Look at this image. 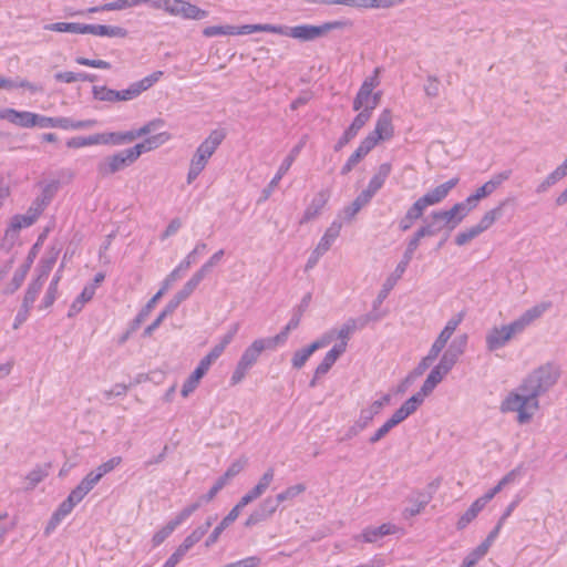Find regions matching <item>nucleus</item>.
<instances>
[{"mask_svg":"<svg viewBox=\"0 0 567 567\" xmlns=\"http://www.w3.org/2000/svg\"><path fill=\"white\" fill-rule=\"evenodd\" d=\"M549 307V302H542L527 309L509 323L492 327L485 336L486 349L489 352H494L506 347L514 338L522 334L535 320L539 319Z\"/></svg>","mask_w":567,"mask_h":567,"instance_id":"f257e3e1","label":"nucleus"},{"mask_svg":"<svg viewBox=\"0 0 567 567\" xmlns=\"http://www.w3.org/2000/svg\"><path fill=\"white\" fill-rule=\"evenodd\" d=\"M468 342L466 333L455 337L442 353L437 364L431 370L423 382L421 389L416 392L423 400L429 396L436 385L443 381L449 372L454 368L460 358L464 354Z\"/></svg>","mask_w":567,"mask_h":567,"instance_id":"f03ea898","label":"nucleus"},{"mask_svg":"<svg viewBox=\"0 0 567 567\" xmlns=\"http://www.w3.org/2000/svg\"><path fill=\"white\" fill-rule=\"evenodd\" d=\"M468 342L466 333L455 337L442 353L437 364L431 370L423 382L421 389L416 392L423 400L429 396L436 385L443 381L449 372L454 368L460 358L464 354Z\"/></svg>","mask_w":567,"mask_h":567,"instance_id":"7ed1b4c3","label":"nucleus"},{"mask_svg":"<svg viewBox=\"0 0 567 567\" xmlns=\"http://www.w3.org/2000/svg\"><path fill=\"white\" fill-rule=\"evenodd\" d=\"M468 342L466 333L455 337L442 353L437 364L431 370L423 382L421 389L416 392L423 400L429 396L436 385L443 381L449 372L454 368L460 358L464 354Z\"/></svg>","mask_w":567,"mask_h":567,"instance_id":"20e7f679","label":"nucleus"},{"mask_svg":"<svg viewBox=\"0 0 567 567\" xmlns=\"http://www.w3.org/2000/svg\"><path fill=\"white\" fill-rule=\"evenodd\" d=\"M539 408V400L532 393L524 391L520 384L511 390L499 404V411L502 413H515L516 422L520 425L532 422Z\"/></svg>","mask_w":567,"mask_h":567,"instance_id":"39448f33","label":"nucleus"},{"mask_svg":"<svg viewBox=\"0 0 567 567\" xmlns=\"http://www.w3.org/2000/svg\"><path fill=\"white\" fill-rule=\"evenodd\" d=\"M560 375V365L554 361H549L532 370L519 384L524 391L532 393L539 400V396L547 393L557 384Z\"/></svg>","mask_w":567,"mask_h":567,"instance_id":"423d86ee","label":"nucleus"},{"mask_svg":"<svg viewBox=\"0 0 567 567\" xmlns=\"http://www.w3.org/2000/svg\"><path fill=\"white\" fill-rule=\"evenodd\" d=\"M349 24L348 21L342 20L328 21L319 25L299 24L289 27L276 24V34L288 37L300 42H310L326 37L330 31L343 29Z\"/></svg>","mask_w":567,"mask_h":567,"instance_id":"0eeeda50","label":"nucleus"},{"mask_svg":"<svg viewBox=\"0 0 567 567\" xmlns=\"http://www.w3.org/2000/svg\"><path fill=\"white\" fill-rule=\"evenodd\" d=\"M464 315L458 312L447 320L434 342L432 343L427 354L420 361L416 372L422 374L439 358L442 351L447 348V343L452 336L462 323Z\"/></svg>","mask_w":567,"mask_h":567,"instance_id":"6e6552de","label":"nucleus"},{"mask_svg":"<svg viewBox=\"0 0 567 567\" xmlns=\"http://www.w3.org/2000/svg\"><path fill=\"white\" fill-rule=\"evenodd\" d=\"M380 68H375L371 75L367 76L362 82L359 91L353 99L354 111H368L373 113L374 109L379 105L382 92L374 90L380 85Z\"/></svg>","mask_w":567,"mask_h":567,"instance_id":"1a4fd4ad","label":"nucleus"},{"mask_svg":"<svg viewBox=\"0 0 567 567\" xmlns=\"http://www.w3.org/2000/svg\"><path fill=\"white\" fill-rule=\"evenodd\" d=\"M269 350L264 338H258L248 346L240 355L233 374L230 377V384H239L247 375L249 370L257 363L262 351Z\"/></svg>","mask_w":567,"mask_h":567,"instance_id":"9d476101","label":"nucleus"},{"mask_svg":"<svg viewBox=\"0 0 567 567\" xmlns=\"http://www.w3.org/2000/svg\"><path fill=\"white\" fill-rule=\"evenodd\" d=\"M395 127L393 124V114L390 109H383L378 115L374 128L362 140V142L373 150L381 142L391 141L394 137Z\"/></svg>","mask_w":567,"mask_h":567,"instance_id":"9b49d317","label":"nucleus"},{"mask_svg":"<svg viewBox=\"0 0 567 567\" xmlns=\"http://www.w3.org/2000/svg\"><path fill=\"white\" fill-rule=\"evenodd\" d=\"M226 134L223 130H214L196 148L190 163L205 169L209 158L225 140Z\"/></svg>","mask_w":567,"mask_h":567,"instance_id":"f8f14e48","label":"nucleus"},{"mask_svg":"<svg viewBox=\"0 0 567 567\" xmlns=\"http://www.w3.org/2000/svg\"><path fill=\"white\" fill-rule=\"evenodd\" d=\"M154 8L163 9L171 16L190 20H202L207 17V11L185 0H165L164 3H154Z\"/></svg>","mask_w":567,"mask_h":567,"instance_id":"ddd939ff","label":"nucleus"},{"mask_svg":"<svg viewBox=\"0 0 567 567\" xmlns=\"http://www.w3.org/2000/svg\"><path fill=\"white\" fill-rule=\"evenodd\" d=\"M470 213L471 210L468 209L464 202L454 204L450 209L432 212L431 218L435 223L441 221L443 224L442 226L434 229L435 233L444 227L450 230H453L465 219V217H467Z\"/></svg>","mask_w":567,"mask_h":567,"instance_id":"4468645a","label":"nucleus"},{"mask_svg":"<svg viewBox=\"0 0 567 567\" xmlns=\"http://www.w3.org/2000/svg\"><path fill=\"white\" fill-rule=\"evenodd\" d=\"M391 396L383 394L379 400L371 402L368 406L361 409L358 420L350 432L355 435L367 429L373 419L381 413L383 408L390 403Z\"/></svg>","mask_w":567,"mask_h":567,"instance_id":"2eb2a0df","label":"nucleus"},{"mask_svg":"<svg viewBox=\"0 0 567 567\" xmlns=\"http://www.w3.org/2000/svg\"><path fill=\"white\" fill-rule=\"evenodd\" d=\"M280 503L276 496H267L264 498L258 506L248 515L245 520L246 527L256 526L275 515Z\"/></svg>","mask_w":567,"mask_h":567,"instance_id":"dca6fc26","label":"nucleus"},{"mask_svg":"<svg viewBox=\"0 0 567 567\" xmlns=\"http://www.w3.org/2000/svg\"><path fill=\"white\" fill-rule=\"evenodd\" d=\"M302 146H303V144L300 143L290 150L289 154L285 157V159L281 162L280 166L278 167V171L275 174V176L272 177V179L269 182L267 187H265L262 189L261 200H267L271 196L275 188L279 185L282 177L288 173L291 165L293 164L296 158L299 156V154L302 150Z\"/></svg>","mask_w":567,"mask_h":567,"instance_id":"f3484780","label":"nucleus"},{"mask_svg":"<svg viewBox=\"0 0 567 567\" xmlns=\"http://www.w3.org/2000/svg\"><path fill=\"white\" fill-rule=\"evenodd\" d=\"M274 480L275 470L269 467L259 477L256 485L241 496V498L238 501V504L245 508L247 505L261 497L268 491Z\"/></svg>","mask_w":567,"mask_h":567,"instance_id":"a211bd4d","label":"nucleus"},{"mask_svg":"<svg viewBox=\"0 0 567 567\" xmlns=\"http://www.w3.org/2000/svg\"><path fill=\"white\" fill-rule=\"evenodd\" d=\"M163 76L162 71L153 72L152 74L143 78L142 80L132 83L127 89L117 91L118 102L131 101L141 95L144 91L152 87Z\"/></svg>","mask_w":567,"mask_h":567,"instance_id":"6ab92c4d","label":"nucleus"},{"mask_svg":"<svg viewBox=\"0 0 567 567\" xmlns=\"http://www.w3.org/2000/svg\"><path fill=\"white\" fill-rule=\"evenodd\" d=\"M133 163V159L128 158L127 151L123 150L111 156L105 157L101 163H99L97 172L102 176H109L124 169L125 167L132 165Z\"/></svg>","mask_w":567,"mask_h":567,"instance_id":"aec40b11","label":"nucleus"},{"mask_svg":"<svg viewBox=\"0 0 567 567\" xmlns=\"http://www.w3.org/2000/svg\"><path fill=\"white\" fill-rule=\"evenodd\" d=\"M171 140V135L167 132H162L156 135L145 138L143 142L134 145L133 147L126 148L128 158L135 163L138 157L146 152L155 150L161 145L165 144Z\"/></svg>","mask_w":567,"mask_h":567,"instance_id":"412c9836","label":"nucleus"},{"mask_svg":"<svg viewBox=\"0 0 567 567\" xmlns=\"http://www.w3.org/2000/svg\"><path fill=\"white\" fill-rule=\"evenodd\" d=\"M460 178L453 177L447 182L437 185L436 187L427 190L423 196L420 197L421 202H423L424 206L427 208L430 206L437 205L442 203L451 193L453 188L458 184Z\"/></svg>","mask_w":567,"mask_h":567,"instance_id":"4be33fe9","label":"nucleus"},{"mask_svg":"<svg viewBox=\"0 0 567 567\" xmlns=\"http://www.w3.org/2000/svg\"><path fill=\"white\" fill-rule=\"evenodd\" d=\"M330 198L329 189L319 190L307 205L300 218V224H307L318 218Z\"/></svg>","mask_w":567,"mask_h":567,"instance_id":"5701e85b","label":"nucleus"},{"mask_svg":"<svg viewBox=\"0 0 567 567\" xmlns=\"http://www.w3.org/2000/svg\"><path fill=\"white\" fill-rule=\"evenodd\" d=\"M0 118L20 127L30 128L34 127L35 113L7 107L0 111Z\"/></svg>","mask_w":567,"mask_h":567,"instance_id":"b1692460","label":"nucleus"},{"mask_svg":"<svg viewBox=\"0 0 567 567\" xmlns=\"http://www.w3.org/2000/svg\"><path fill=\"white\" fill-rule=\"evenodd\" d=\"M430 494H426L421 491L412 492L408 497V502L410 505L403 509L402 515L404 516V518H411L421 514L426 507V505L430 503Z\"/></svg>","mask_w":567,"mask_h":567,"instance_id":"393cba45","label":"nucleus"},{"mask_svg":"<svg viewBox=\"0 0 567 567\" xmlns=\"http://www.w3.org/2000/svg\"><path fill=\"white\" fill-rule=\"evenodd\" d=\"M434 234H435V230L432 227V225L421 226L413 234V236L408 240L406 248H405V251H404L401 260L404 261L405 264L410 265V262L414 256V252L416 251V249L420 246L421 239L426 236H433Z\"/></svg>","mask_w":567,"mask_h":567,"instance_id":"a878e982","label":"nucleus"},{"mask_svg":"<svg viewBox=\"0 0 567 567\" xmlns=\"http://www.w3.org/2000/svg\"><path fill=\"white\" fill-rule=\"evenodd\" d=\"M244 507L238 503L230 509V512L221 519V522L213 529L205 542L206 547L213 546L219 539L221 533L230 526L240 515Z\"/></svg>","mask_w":567,"mask_h":567,"instance_id":"bb28decb","label":"nucleus"},{"mask_svg":"<svg viewBox=\"0 0 567 567\" xmlns=\"http://www.w3.org/2000/svg\"><path fill=\"white\" fill-rule=\"evenodd\" d=\"M210 364H208L203 359L199 361L196 369L192 372V374L186 379L184 382L181 394L183 398H187L190 393H193L196 388L198 386L200 380L208 372L210 369Z\"/></svg>","mask_w":567,"mask_h":567,"instance_id":"cd10ccee","label":"nucleus"},{"mask_svg":"<svg viewBox=\"0 0 567 567\" xmlns=\"http://www.w3.org/2000/svg\"><path fill=\"white\" fill-rule=\"evenodd\" d=\"M341 228L342 224L339 220H333L330 224L316 246L317 255H324L331 248L332 244L339 237Z\"/></svg>","mask_w":567,"mask_h":567,"instance_id":"c85d7f7f","label":"nucleus"},{"mask_svg":"<svg viewBox=\"0 0 567 567\" xmlns=\"http://www.w3.org/2000/svg\"><path fill=\"white\" fill-rule=\"evenodd\" d=\"M86 34L124 39L127 37V30L120 25L86 24Z\"/></svg>","mask_w":567,"mask_h":567,"instance_id":"c756f323","label":"nucleus"},{"mask_svg":"<svg viewBox=\"0 0 567 567\" xmlns=\"http://www.w3.org/2000/svg\"><path fill=\"white\" fill-rule=\"evenodd\" d=\"M344 353V343H337L329 350L315 370L316 377H322L329 372L340 355Z\"/></svg>","mask_w":567,"mask_h":567,"instance_id":"7c9ffc66","label":"nucleus"},{"mask_svg":"<svg viewBox=\"0 0 567 567\" xmlns=\"http://www.w3.org/2000/svg\"><path fill=\"white\" fill-rule=\"evenodd\" d=\"M398 527L391 523H384L379 527H367L362 530L360 539L364 543H374L383 536L395 534Z\"/></svg>","mask_w":567,"mask_h":567,"instance_id":"2f4dec72","label":"nucleus"},{"mask_svg":"<svg viewBox=\"0 0 567 567\" xmlns=\"http://www.w3.org/2000/svg\"><path fill=\"white\" fill-rule=\"evenodd\" d=\"M487 503L482 497L475 499L471 506L460 516L456 523V528L458 530L465 529L485 508Z\"/></svg>","mask_w":567,"mask_h":567,"instance_id":"473e14b6","label":"nucleus"},{"mask_svg":"<svg viewBox=\"0 0 567 567\" xmlns=\"http://www.w3.org/2000/svg\"><path fill=\"white\" fill-rule=\"evenodd\" d=\"M424 400L416 393L409 398L403 404L392 414L399 423H402L410 415L415 413L423 404Z\"/></svg>","mask_w":567,"mask_h":567,"instance_id":"72a5a7b5","label":"nucleus"},{"mask_svg":"<svg viewBox=\"0 0 567 567\" xmlns=\"http://www.w3.org/2000/svg\"><path fill=\"white\" fill-rule=\"evenodd\" d=\"M408 267H409L408 264L400 260V262L396 265L394 271L392 274H390L383 282L382 289L378 297L380 301H382L384 298L388 297L390 291L395 287L398 281L402 278V276L406 271Z\"/></svg>","mask_w":567,"mask_h":567,"instance_id":"f704fd0d","label":"nucleus"},{"mask_svg":"<svg viewBox=\"0 0 567 567\" xmlns=\"http://www.w3.org/2000/svg\"><path fill=\"white\" fill-rule=\"evenodd\" d=\"M60 250L56 248H51L45 256H43L38 265V276L37 278L47 281L49 274L51 272L53 266L56 262Z\"/></svg>","mask_w":567,"mask_h":567,"instance_id":"c9c22d12","label":"nucleus"},{"mask_svg":"<svg viewBox=\"0 0 567 567\" xmlns=\"http://www.w3.org/2000/svg\"><path fill=\"white\" fill-rule=\"evenodd\" d=\"M371 151L372 150L361 141L357 150L341 167L340 173L348 175Z\"/></svg>","mask_w":567,"mask_h":567,"instance_id":"e433bc0d","label":"nucleus"},{"mask_svg":"<svg viewBox=\"0 0 567 567\" xmlns=\"http://www.w3.org/2000/svg\"><path fill=\"white\" fill-rule=\"evenodd\" d=\"M44 29L61 33L86 34V24L79 22H54L44 25Z\"/></svg>","mask_w":567,"mask_h":567,"instance_id":"4c0bfd02","label":"nucleus"},{"mask_svg":"<svg viewBox=\"0 0 567 567\" xmlns=\"http://www.w3.org/2000/svg\"><path fill=\"white\" fill-rule=\"evenodd\" d=\"M372 196H370L365 190H362L355 199L348 206H346L341 214L347 220H351L354 216L364 207L370 200Z\"/></svg>","mask_w":567,"mask_h":567,"instance_id":"58836bf2","label":"nucleus"},{"mask_svg":"<svg viewBox=\"0 0 567 567\" xmlns=\"http://www.w3.org/2000/svg\"><path fill=\"white\" fill-rule=\"evenodd\" d=\"M125 9H127L125 0H116V1L107 2V3L101 4V6L90 7L86 10L70 12V13H68V16H70V17L85 16V14L97 13V12H103V11H121V10H125Z\"/></svg>","mask_w":567,"mask_h":567,"instance_id":"ea45409f","label":"nucleus"},{"mask_svg":"<svg viewBox=\"0 0 567 567\" xmlns=\"http://www.w3.org/2000/svg\"><path fill=\"white\" fill-rule=\"evenodd\" d=\"M96 125L95 120H83L74 121L70 117L59 116L56 117L55 127L62 130H83L91 128Z\"/></svg>","mask_w":567,"mask_h":567,"instance_id":"a19ab883","label":"nucleus"},{"mask_svg":"<svg viewBox=\"0 0 567 567\" xmlns=\"http://www.w3.org/2000/svg\"><path fill=\"white\" fill-rule=\"evenodd\" d=\"M44 282L45 281H43L39 278H35L29 284L25 295L23 297L22 308H31L32 309L33 303L35 302L39 293L41 292V290L43 288Z\"/></svg>","mask_w":567,"mask_h":567,"instance_id":"79ce46f5","label":"nucleus"},{"mask_svg":"<svg viewBox=\"0 0 567 567\" xmlns=\"http://www.w3.org/2000/svg\"><path fill=\"white\" fill-rule=\"evenodd\" d=\"M495 190L491 187V185L486 182L481 187H478L473 194H471L468 197H466L465 205L468 207V209L472 212L475 209L483 198L488 197L492 195Z\"/></svg>","mask_w":567,"mask_h":567,"instance_id":"37998d69","label":"nucleus"},{"mask_svg":"<svg viewBox=\"0 0 567 567\" xmlns=\"http://www.w3.org/2000/svg\"><path fill=\"white\" fill-rule=\"evenodd\" d=\"M254 32H269L276 34V24H245L241 27L233 25V35L251 34Z\"/></svg>","mask_w":567,"mask_h":567,"instance_id":"c03bdc74","label":"nucleus"},{"mask_svg":"<svg viewBox=\"0 0 567 567\" xmlns=\"http://www.w3.org/2000/svg\"><path fill=\"white\" fill-rule=\"evenodd\" d=\"M207 250V245L204 241H198L192 251L178 264L179 269L187 271L189 267L197 261Z\"/></svg>","mask_w":567,"mask_h":567,"instance_id":"a18cd8bd","label":"nucleus"},{"mask_svg":"<svg viewBox=\"0 0 567 567\" xmlns=\"http://www.w3.org/2000/svg\"><path fill=\"white\" fill-rule=\"evenodd\" d=\"M504 205H505V203L503 202L499 204V206L486 212L483 215V217L476 225V227L480 229L481 233H484L485 230H487L497 220V218L502 214V208Z\"/></svg>","mask_w":567,"mask_h":567,"instance_id":"49530a36","label":"nucleus"},{"mask_svg":"<svg viewBox=\"0 0 567 567\" xmlns=\"http://www.w3.org/2000/svg\"><path fill=\"white\" fill-rule=\"evenodd\" d=\"M400 423L396 419L391 415L370 437L369 443L375 444L381 441L393 427L399 425Z\"/></svg>","mask_w":567,"mask_h":567,"instance_id":"de8ad7c7","label":"nucleus"},{"mask_svg":"<svg viewBox=\"0 0 567 567\" xmlns=\"http://www.w3.org/2000/svg\"><path fill=\"white\" fill-rule=\"evenodd\" d=\"M203 530H197L196 528L185 537L183 543L176 548L178 553H181L184 557L186 554L203 538Z\"/></svg>","mask_w":567,"mask_h":567,"instance_id":"09e8293b","label":"nucleus"},{"mask_svg":"<svg viewBox=\"0 0 567 567\" xmlns=\"http://www.w3.org/2000/svg\"><path fill=\"white\" fill-rule=\"evenodd\" d=\"M48 475H49V465L34 467L25 476V480L28 482V488H34Z\"/></svg>","mask_w":567,"mask_h":567,"instance_id":"8fccbe9b","label":"nucleus"},{"mask_svg":"<svg viewBox=\"0 0 567 567\" xmlns=\"http://www.w3.org/2000/svg\"><path fill=\"white\" fill-rule=\"evenodd\" d=\"M306 491V485L302 483H298L291 486H288L280 493L276 495L277 501L281 504L284 502L292 501L300 494H302Z\"/></svg>","mask_w":567,"mask_h":567,"instance_id":"3c124183","label":"nucleus"},{"mask_svg":"<svg viewBox=\"0 0 567 567\" xmlns=\"http://www.w3.org/2000/svg\"><path fill=\"white\" fill-rule=\"evenodd\" d=\"M93 97L103 102H118V93L116 90L109 89L104 85L93 86Z\"/></svg>","mask_w":567,"mask_h":567,"instance_id":"603ef678","label":"nucleus"},{"mask_svg":"<svg viewBox=\"0 0 567 567\" xmlns=\"http://www.w3.org/2000/svg\"><path fill=\"white\" fill-rule=\"evenodd\" d=\"M100 145L99 135L93 134L89 136H76L66 141V146L70 148H82L85 146Z\"/></svg>","mask_w":567,"mask_h":567,"instance_id":"864d4df0","label":"nucleus"},{"mask_svg":"<svg viewBox=\"0 0 567 567\" xmlns=\"http://www.w3.org/2000/svg\"><path fill=\"white\" fill-rule=\"evenodd\" d=\"M358 112L359 113L357 114V116L353 118V121L347 128L354 136L358 135V133L361 131V128L363 126H365V124L370 121V118L372 116V113H370L368 111L359 110Z\"/></svg>","mask_w":567,"mask_h":567,"instance_id":"5fc2aeb1","label":"nucleus"},{"mask_svg":"<svg viewBox=\"0 0 567 567\" xmlns=\"http://www.w3.org/2000/svg\"><path fill=\"white\" fill-rule=\"evenodd\" d=\"M564 178L560 171L555 168L551 173H549L536 187L537 194L546 193L551 186L557 184L559 181Z\"/></svg>","mask_w":567,"mask_h":567,"instance_id":"6e6d98bb","label":"nucleus"},{"mask_svg":"<svg viewBox=\"0 0 567 567\" xmlns=\"http://www.w3.org/2000/svg\"><path fill=\"white\" fill-rule=\"evenodd\" d=\"M29 267H30V264L27 266H22L20 269H18L13 274V277L11 279L9 287L6 288V290H4L6 293L11 295L21 287V285L23 284V281L27 277V274L29 271Z\"/></svg>","mask_w":567,"mask_h":567,"instance_id":"4d7b16f0","label":"nucleus"},{"mask_svg":"<svg viewBox=\"0 0 567 567\" xmlns=\"http://www.w3.org/2000/svg\"><path fill=\"white\" fill-rule=\"evenodd\" d=\"M58 82L73 83L76 81H92L93 79L86 73H74L71 71L58 72L54 74Z\"/></svg>","mask_w":567,"mask_h":567,"instance_id":"13d9d810","label":"nucleus"},{"mask_svg":"<svg viewBox=\"0 0 567 567\" xmlns=\"http://www.w3.org/2000/svg\"><path fill=\"white\" fill-rule=\"evenodd\" d=\"M122 463L121 456H114L107 460L106 462L100 464L95 470H93V474L97 475L99 478L102 480V477L112 471H114L120 464Z\"/></svg>","mask_w":567,"mask_h":567,"instance_id":"bf43d9fd","label":"nucleus"},{"mask_svg":"<svg viewBox=\"0 0 567 567\" xmlns=\"http://www.w3.org/2000/svg\"><path fill=\"white\" fill-rule=\"evenodd\" d=\"M315 351L310 347V344L306 348L297 350L292 358H291V364L295 369H301L308 359L312 355Z\"/></svg>","mask_w":567,"mask_h":567,"instance_id":"052dcab7","label":"nucleus"},{"mask_svg":"<svg viewBox=\"0 0 567 567\" xmlns=\"http://www.w3.org/2000/svg\"><path fill=\"white\" fill-rule=\"evenodd\" d=\"M32 224V221L30 220L29 217H27L25 214L23 215H14L12 218H11V221H10V225L6 231V235H9V233H17L19 231L20 229L22 228H27V227H30Z\"/></svg>","mask_w":567,"mask_h":567,"instance_id":"680f3d73","label":"nucleus"},{"mask_svg":"<svg viewBox=\"0 0 567 567\" xmlns=\"http://www.w3.org/2000/svg\"><path fill=\"white\" fill-rule=\"evenodd\" d=\"M247 464L248 458L246 456H240L239 458L230 463V465L227 467L224 474L226 475V477L231 480L238 474H240L246 468Z\"/></svg>","mask_w":567,"mask_h":567,"instance_id":"e2e57ef3","label":"nucleus"},{"mask_svg":"<svg viewBox=\"0 0 567 567\" xmlns=\"http://www.w3.org/2000/svg\"><path fill=\"white\" fill-rule=\"evenodd\" d=\"M355 330L354 320H350L344 323L338 331H334V338L339 339V343H344V350L347 349L348 340Z\"/></svg>","mask_w":567,"mask_h":567,"instance_id":"0e129e2a","label":"nucleus"},{"mask_svg":"<svg viewBox=\"0 0 567 567\" xmlns=\"http://www.w3.org/2000/svg\"><path fill=\"white\" fill-rule=\"evenodd\" d=\"M482 233L480 231V229L475 226H472L461 233H458L456 236H455V244L457 246H464L465 244H467L468 241L473 240L474 238H476L477 236H480Z\"/></svg>","mask_w":567,"mask_h":567,"instance_id":"69168bd1","label":"nucleus"},{"mask_svg":"<svg viewBox=\"0 0 567 567\" xmlns=\"http://www.w3.org/2000/svg\"><path fill=\"white\" fill-rule=\"evenodd\" d=\"M290 331L285 327L278 334L271 338H264V342L269 350H275L277 347L284 346L289 337Z\"/></svg>","mask_w":567,"mask_h":567,"instance_id":"338daca9","label":"nucleus"},{"mask_svg":"<svg viewBox=\"0 0 567 567\" xmlns=\"http://www.w3.org/2000/svg\"><path fill=\"white\" fill-rule=\"evenodd\" d=\"M203 279L204 278L202 277V274L194 272L189 280L179 290L181 295H183L184 298L187 299L195 291V289L203 281Z\"/></svg>","mask_w":567,"mask_h":567,"instance_id":"774afa93","label":"nucleus"}]
</instances>
